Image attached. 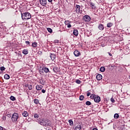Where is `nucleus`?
Listing matches in <instances>:
<instances>
[{"mask_svg":"<svg viewBox=\"0 0 130 130\" xmlns=\"http://www.w3.org/2000/svg\"><path fill=\"white\" fill-rule=\"evenodd\" d=\"M38 123H39L40 124H41V125H43V126H45L47 127L45 128V129L47 130H51L50 129H48L47 128V126H51V123H47V122H48V119H43L42 120H38Z\"/></svg>","mask_w":130,"mask_h":130,"instance_id":"obj_1","label":"nucleus"},{"mask_svg":"<svg viewBox=\"0 0 130 130\" xmlns=\"http://www.w3.org/2000/svg\"><path fill=\"white\" fill-rule=\"evenodd\" d=\"M21 17L22 20H29V19H31V14L29 12L21 13Z\"/></svg>","mask_w":130,"mask_h":130,"instance_id":"obj_2","label":"nucleus"},{"mask_svg":"<svg viewBox=\"0 0 130 130\" xmlns=\"http://www.w3.org/2000/svg\"><path fill=\"white\" fill-rule=\"evenodd\" d=\"M11 119L13 122L19 121V120H18V119H19V114L17 113H14L12 116Z\"/></svg>","mask_w":130,"mask_h":130,"instance_id":"obj_3","label":"nucleus"},{"mask_svg":"<svg viewBox=\"0 0 130 130\" xmlns=\"http://www.w3.org/2000/svg\"><path fill=\"white\" fill-rule=\"evenodd\" d=\"M83 19L85 22H90L91 21V17L89 15L84 16Z\"/></svg>","mask_w":130,"mask_h":130,"instance_id":"obj_4","label":"nucleus"},{"mask_svg":"<svg viewBox=\"0 0 130 130\" xmlns=\"http://www.w3.org/2000/svg\"><path fill=\"white\" fill-rule=\"evenodd\" d=\"M75 8L77 14H80L81 13V6L80 5H76Z\"/></svg>","mask_w":130,"mask_h":130,"instance_id":"obj_5","label":"nucleus"},{"mask_svg":"<svg viewBox=\"0 0 130 130\" xmlns=\"http://www.w3.org/2000/svg\"><path fill=\"white\" fill-rule=\"evenodd\" d=\"M94 102H96V103H98L101 101V99H100V96L97 95L94 96V99H93Z\"/></svg>","mask_w":130,"mask_h":130,"instance_id":"obj_6","label":"nucleus"},{"mask_svg":"<svg viewBox=\"0 0 130 130\" xmlns=\"http://www.w3.org/2000/svg\"><path fill=\"white\" fill-rule=\"evenodd\" d=\"M40 3L43 7H45L47 5V0H40Z\"/></svg>","mask_w":130,"mask_h":130,"instance_id":"obj_7","label":"nucleus"},{"mask_svg":"<svg viewBox=\"0 0 130 130\" xmlns=\"http://www.w3.org/2000/svg\"><path fill=\"white\" fill-rule=\"evenodd\" d=\"M42 71H44V72H45V73H50V71H49V69H48V68L47 67H43L42 69Z\"/></svg>","mask_w":130,"mask_h":130,"instance_id":"obj_8","label":"nucleus"},{"mask_svg":"<svg viewBox=\"0 0 130 130\" xmlns=\"http://www.w3.org/2000/svg\"><path fill=\"white\" fill-rule=\"evenodd\" d=\"M74 54L75 56H80V55H81V53L79 51L76 50L74 52Z\"/></svg>","mask_w":130,"mask_h":130,"instance_id":"obj_9","label":"nucleus"},{"mask_svg":"<svg viewBox=\"0 0 130 130\" xmlns=\"http://www.w3.org/2000/svg\"><path fill=\"white\" fill-rule=\"evenodd\" d=\"M88 5L91 8H92V9H95V4L92 2H88Z\"/></svg>","mask_w":130,"mask_h":130,"instance_id":"obj_10","label":"nucleus"},{"mask_svg":"<svg viewBox=\"0 0 130 130\" xmlns=\"http://www.w3.org/2000/svg\"><path fill=\"white\" fill-rule=\"evenodd\" d=\"M36 88L38 91H40V90H42V88H43V86H42V85H37Z\"/></svg>","mask_w":130,"mask_h":130,"instance_id":"obj_11","label":"nucleus"},{"mask_svg":"<svg viewBox=\"0 0 130 130\" xmlns=\"http://www.w3.org/2000/svg\"><path fill=\"white\" fill-rule=\"evenodd\" d=\"M50 57L52 60H54V59H55V57H56V56L54 54L51 53Z\"/></svg>","mask_w":130,"mask_h":130,"instance_id":"obj_12","label":"nucleus"},{"mask_svg":"<svg viewBox=\"0 0 130 130\" xmlns=\"http://www.w3.org/2000/svg\"><path fill=\"white\" fill-rule=\"evenodd\" d=\"M96 79L99 81L102 80V75L101 74H98L96 75Z\"/></svg>","mask_w":130,"mask_h":130,"instance_id":"obj_13","label":"nucleus"},{"mask_svg":"<svg viewBox=\"0 0 130 130\" xmlns=\"http://www.w3.org/2000/svg\"><path fill=\"white\" fill-rule=\"evenodd\" d=\"M76 129H78V130H81V129L82 128V126L81 125L80 123H79L77 124V125L75 127Z\"/></svg>","mask_w":130,"mask_h":130,"instance_id":"obj_14","label":"nucleus"},{"mask_svg":"<svg viewBox=\"0 0 130 130\" xmlns=\"http://www.w3.org/2000/svg\"><path fill=\"white\" fill-rule=\"evenodd\" d=\"M99 30H104V25L103 24H100L98 26Z\"/></svg>","mask_w":130,"mask_h":130,"instance_id":"obj_15","label":"nucleus"},{"mask_svg":"<svg viewBox=\"0 0 130 130\" xmlns=\"http://www.w3.org/2000/svg\"><path fill=\"white\" fill-rule=\"evenodd\" d=\"M73 34L75 36H78V35H79V31L77 29H74L73 31Z\"/></svg>","mask_w":130,"mask_h":130,"instance_id":"obj_16","label":"nucleus"},{"mask_svg":"<svg viewBox=\"0 0 130 130\" xmlns=\"http://www.w3.org/2000/svg\"><path fill=\"white\" fill-rule=\"evenodd\" d=\"M53 71L54 73H58V68L57 67H54L53 68Z\"/></svg>","mask_w":130,"mask_h":130,"instance_id":"obj_17","label":"nucleus"},{"mask_svg":"<svg viewBox=\"0 0 130 130\" xmlns=\"http://www.w3.org/2000/svg\"><path fill=\"white\" fill-rule=\"evenodd\" d=\"M22 53L26 55V54H28V53H29V52L28 51L27 49H24L22 51Z\"/></svg>","mask_w":130,"mask_h":130,"instance_id":"obj_18","label":"nucleus"},{"mask_svg":"<svg viewBox=\"0 0 130 130\" xmlns=\"http://www.w3.org/2000/svg\"><path fill=\"white\" fill-rule=\"evenodd\" d=\"M22 115L23 116H24V117H27V116H28V112L27 111H24L23 113H22Z\"/></svg>","mask_w":130,"mask_h":130,"instance_id":"obj_19","label":"nucleus"},{"mask_svg":"<svg viewBox=\"0 0 130 130\" xmlns=\"http://www.w3.org/2000/svg\"><path fill=\"white\" fill-rule=\"evenodd\" d=\"M112 26H113V23L111 22L108 23L107 24V27H108V28H110V27H112Z\"/></svg>","mask_w":130,"mask_h":130,"instance_id":"obj_20","label":"nucleus"},{"mask_svg":"<svg viewBox=\"0 0 130 130\" xmlns=\"http://www.w3.org/2000/svg\"><path fill=\"white\" fill-rule=\"evenodd\" d=\"M4 78L5 79V80H9L10 75H8V74H5L4 76Z\"/></svg>","mask_w":130,"mask_h":130,"instance_id":"obj_21","label":"nucleus"},{"mask_svg":"<svg viewBox=\"0 0 130 130\" xmlns=\"http://www.w3.org/2000/svg\"><path fill=\"white\" fill-rule=\"evenodd\" d=\"M100 72H102V73H103V72H105V68L104 67H101L100 69Z\"/></svg>","mask_w":130,"mask_h":130,"instance_id":"obj_22","label":"nucleus"},{"mask_svg":"<svg viewBox=\"0 0 130 130\" xmlns=\"http://www.w3.org/2000/svg\"><path fill=\"white\" fill-rule=\"evenodd\" d=\"M34 102L35 104H39V100L37 99H35Z\"/></svg>","mask_w":130,"mask_h":130,"instance_id":"obj_23","label":"nucleus"},{"mask_svg":"<svg viewBox=\"0 0 130 130\" xmlns=\"http://www.w3.org/2000/svg\"><path fill=\"white\" fill-rule=\"evenodd\" d=\"M31 46L32 47H37V42H34L32 43Z\"/></svg>","mask_w":130,"mask_h":130,"instance_id":"obj_24","label":"nucleus"},{"mask_svg":"<svg viewBox=\"0 0 130 130\" xmlns=\"http://www.w3.org/2000/svg\"><path fill=\"white\" fill-rule=\"evenodd\" d=\"M119 117V115H118V113H116L114 115V118H115V119H117Z\"/></svg>","mask_w":130,"mask_h":130,"instance_id":"obj_25","label":"nucleus"},{"mask_svg":"<svg viewBox=\"0 0 130 130\" xmlns=\"http://www.w3.org/2000/svg\"><path fill=\"white\" fill-rule=\"evenodd\" d=\"M69 124L70 125H74V122L73 121V120L70 119L69 120Z\"/></svg>","mask_w":130,"mask_h":130,"instance_id":"obj_26","label":"nucleus"},{"mask_svg":"<svg viewBox=\"0 0 130 130\" xmlns=\"http://www.w3.org/2000/svg\"><path fill=\"white\" fill-rule=\"evenodd\" d=\"M84 98H85L84 95H81L79 96V100H80L81 101H83V100H84Z\"/></svg>","mask_w":130,"mask_h":130,"instance_id":"obj_27","label":"nucleus"},{"mask_svg":"<svg viewBox=\"0 0 130 130\" xmlns=\"http://www.w3.org/2000/svg\"><path fill=\"white\" fill-rule=\"evenodd\" d=\"M34 117L35 118H39V115H38V114H37V113H35L34 115Z\"/></svg>","mask_w":130,"mask_h":130,"instance_id":"obj_28","label":"nucleus"},{"mask_svg":"<svg viewBox=\"0 0 130 130\" xmlns=\"http://www.w3.org/2000/svg\"><path fill=\"white\" fill-rule=\"evenodd\" d=\"M96 96V94H92L90 95V99H94L95 97Z\"/></svg>","mask_w":130,"mask_h":130,"instance_id":"obj_29","label":"nucleus"},{"mask_svg":"<svg viewBox=\"0 0 130 130\" xmlns=\"http://www.w3.org/2000/svg\"><path fill=\"white\" fill-rule=\"evenodd\" d=\"M10 99L12 100V101H15L16 100V98L13 95H11L10 96Z\"/></svg>","mask_w":130,"mask_h":130,"instance_id":"obj_30","label":"nucleus"},{"mask_svg":"<svg viewBox=\"0 0 130 130\" xmlns=\"http://www.w3.org/2000/svg\"><path fill=\"white\" fill-rule=\"evenodd\" d=\"M86 105H87L88 106H90V105H91V104H92L90 101H87L85 103Z\"/></svg>","mask_w":130,"mask_h":130,"instance_id":"obj_31","label":"nucleus"},{"mask_svg":"<svg viewBox=\"0 0 130 130\" xmlns=\"http://www.w3.org/2000/svg\"><path fill=\"white\" fill-rule=\"evenodd\" d=\"M47 30L49 32V33H52V29H51V28H47Z\"/></svg>","mask_w":130,"mask_h":130,"instance_id":"obj_32","label":"nucleus"},{"mask_svg":"<svg viewBox=\"0 0 130 130\" xmlns=\"http://www.w3.org/2000/svg\"><path fill=\"white\" fill-rule=\"evenodd\" d=\"M66 25H68L69 24H71V21L69 20H66L64 22Z\"/></svg>","mask_w":130,"mask_h":130,"instance_id":"obj_33","label":"nucleus"},{"mask_svg":"<svg viewBox=\"0 0 130 130\" xmlns=\"http://www.w3.org/2000/svg\"><path fill=\"white\" fill-rule=\"evenodd\" d=\"M0 70L1 71H5V70H6V68H5V67H1L0 68Z\"/></svg>","mask_w":130,"mask_h":130,"instance_id":"obj_34","label":"nucleus"},{"mask_svg":"<svg viewBox=\"0 0 130 130\" xmlns=\"http://www.w3.org/2000/svg\"><path fill=\"white\" fill-rule=\"evenodd\" d=\"M110 100L111 102H112L113 103H114V102H115V100H114V99L113 98H111Z\"/></svg>","mask_w":130,"mask_h":130,"instance_id":"obj_35","label":"nucleus"},{"mask_svg":"<svg viewBox=\"0 0 130 130\" xmlns=\"http://www.w3.org/2000/svg\"><path fill=\"white\" fill-rule=\"evenodd\" d=\"M81 82V80H79V79H78V80H76V83H77V84H80Z\"/></svg>","mask_w":130,"mask_h":130,"instance_id":"obj_36","label":"nucleus"},{"mask_svg":"<svg viewBox=\"0 0 130 130\" xmlns=\"http://www.w3.org/2000/svg\"><path fill=\"white\" fill-rule=\"evenodd\" d=\"M28 89L29 90H32V85H28Z\"/></svg>","mask_w":130,"mask_h":130,"instance_id":"obj_37","label":"nucleus"},{"mask_svg":"<svg viewBox=\"0 0 130 130\" xmlns=\"http://www.w3.org/2000/svg\"><path fill=\"white\" fill-rule=\"evenodd\" d=\"M26 45H30V42L29 41H25Z\"/></svg>","mask_w":130,"mask_h":130,"instance_id":"obj_38","label":"nucleus"},{"mask_svg":"<svg viewBox=\"0 0 130 130\" xmlns=\"http://www.w3.org/2000/svg\"><path fill=\"white\" fill-rule=\"evenodd\" d=\"M67 27L68 28H71V27H72V25H71V23L67 24Z\"/></svg>","mask_w":130,"mask_h":130,"instance_id":"obj_39","label":"nucleus"},{"mask_svg":"<svg viewBox=\"0 0 130 130\" xmlns=\"http://www.w3.org/2000/svg\"><path fill=\"white\" fill-rule=\"evenodd\" d=\"M91 95V92H87V97H89Z\"/></svg>","mask_w":130,"mask_h":130,"instance_id":"obj_40","label":"nucleus"},{"mask_svg":"<svg viewBox=\"0 0 130 130\" xmlns=\"http://www.w3.org/2000/svg\"><path fill=\"white\" fill-rule=\"evenodd\" d=\"M25 87H26V88H28L29 87V84H25L24 85Z\"/></svg>","mask_w":130,"mask_h":130,"instance_id":"obj_41","label":"nucleus"},{"mask_svg":"<svg viewBox=\"0 0 130 130\" xmlns=\"http://www.w3.org/2000/svg\"><path fill=\"white\" fill-rule=\"evenodd\" d=\"M42 92L44 93H45L46 92V90H45V89H42Z\"/></svg>","mask_w":130,"mask_h":130,"instance_id":"obj_42","label":"nucleus"},{"mask_svg":"<svg viewBox=\"0 0 130 130\" xmlns=\"http://www.w3.org/2000/svg\"><path fill=\"white\" fill-rule=\"evenodd\" d=\"M4 129L6 130V129H5V128H4L2 126H0V130H4Z\"/></svg>","mask_w":130,"mask_h":130,"instance_id":"obj_43","label":"nucleus"},{"mask_svg":"<svg viewBox=\"0 0 130 130\" xmlns=\"http://www.w3.org/2000/svg\"><path fill=\"white\" fill-rule=\"evenodd\" d=\"M3 120H6V119H7V118L5 116H3Z\"/></svg>","mask_w":130,"mask_h":130,"instance_id":"obj_44","label":"nucleus"},{"mask_svg":"<svg viewBox=\"0 0 130 130\" xmlns=\"http://www.w3.org/2000/svg\"><path fill=\"white\" fill-rule=\"evenodd\" d=\"M108 53L110 56H112V54L110 52H108Z\"/></svg>","mask_w":130,"mask_h":130,"instance_id":"obj_45","label":"nucleus"},{"mask_svg":"<svg viewBox=\"0 0 130 130\" xmlns=\"http://www.w3.org/2000/svg\"><path fill=\"white\" fill-rule=\"evenodd\" d=\"M39 54H42V52L41 51H39L38 52Z\"/></svg>","mask_w":130,"mask_h":130,"instance_id":"obj_46","label":"nucleus"},{"mask_svg":"<svg viewBox=\"0 0 130 130\" xmlns=\"http://www.w3.org/2000/svg\"><path fill=\"white\" fill-rule=\"evenodd\" d=\"M55 42V43H59V41L56 40Z\"/></svg>","mask_w":130,"mask_h":130,"instance_id":"obj_47","label":"nucleus"},{"mask_svg":"<svg viewBox=\"0 0 130 130\" xmlns=\"http://www.w3.org/2000/svg\"><path fill=\"white\" fill-rule=\"evenodd\" d=\"M48 2H49V3H52V0H48Z\"/></svg>","mask_w":130,"mask_h":130,"instance_id":"obj_48","label":"nucleus"},{"mask_svg":"<svg viewBox=\"0 0 130 130\" xmlns=\"http://www.w3.org/2000/svg\"><path fill=\"white\" fill-rule=\"evenodd\" d=\"M98 130V129H97L96 128H92V130Z\"/></svg>","mask_w":130,"mask_h":130,"instance_id":"obj_49","label":"nucleus"},{"mask_svg":"<svg viewBox=\"0 0 130 130\" xmlns=\"http://www.w3.org/2000/svg\"><path fill=\"white\" fill-rule=\"evenodd\" d=\"M40 74H43V71H40Z\"/></svg>","mask_w":130,"mask_h":130,"instance_id":"obj_50","label":"nucleus"},{"mask_svg":"<svg viewBox=\"0 0 130 130\" xmlns=\"http://www.w3.org/2000/svg\"><path fill=\"white\" fill-rule=\"evenodd\" d=\"M128 78H129V80H130V76H129V77H128Z\"/></svg>","mask_w":130,"mask_h":130,"instance_id":"obj_51","label":"nucleus"},{"mask_svg":"<svg viewBox=\"0 0 130 130\" xmlns=\"http://www.w3.org/2000/svg\"><path fill=\"white\" fill-rule=\"evenodd\" d=\"M82 1H85V0H82Z\"/></svg>","mask_w":130,"mask_h":130,"instance_id":"obj_52","label":"nucleus"},{"mask_svg":"<svg viewBox=\"0 0 130 130\" xmlns=\"http://www.w3.org/2000/svg\"><path fill=\"white\" fill-rule=\"evenodd\" d=\"M80 13H82V11H81V12Z\"/></svg>","mask_w":130,"mask_h":130,"instance_id":"obj_53","label":"nucleus"},{"mask_svg":"<svg viewBox=\"0 0 130 130\" xmlns=\"http://www.w3.org/2000/svg\"><path fill=\"white\" fill-rule=\"evenodd\" d=\"M76 130H78V129H76Z\"/></svg>","mask_w":130,"mask_h":130,"instance_id":"obj_54","label":"nucleus"},{"mask_svg":"<svg viewBox=\"0 0 130 130\" xmlns=\"http://www.w3.org/2000/svg\"><path fill=\"white\" fill-rule=\"evenodd\" d=\"M41 130H42V129H41Z\"/></svg>","mask_w":130,"mask_h":130,"instance_id":"obj_55","label":"nucleus"}]
</instances>
